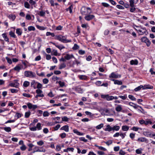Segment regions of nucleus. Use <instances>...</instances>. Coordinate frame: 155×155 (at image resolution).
<instances>
[{"instance_id": "nucleus-27", "label": "nucleus", "mask_w": 155, "mask_h": 155, "mask_svg": "<svg viewBox=\"0 0 155 155\" xmlns=\"http://www.w3.org/2000/svg\"><path fill=\"white\" fill-rule=\"evenodd\" d=\"M38 130H40L41 129V124L40 123H37L36 126L35 127Z\"/></svg>"}, {"instance_id": "nucleus-56", "label": "nucleus", "mask_w": 155, "mask_h": 155, "mask_svg": "<svg viewBox=\"0 0 155 155\" xmlns=\"http://www.w3.org/2000/svg\"><path fill=\"white\" fill-rule=\"evenodd\" d=\"M139 129V128L135 127H133L131 128L132 130L136 131H137Z\"/></svg>"}, {"instance_id": "nucleus-51", "label": "nucleus", "mask_w": 155, "mask_h": 155, "mask_svg": "<svg viewBox=\"0 0 155 155\" xmlns=\"http://www.w3.org/2000/svg\"><path fill=\"white\" fill-rule=\"evenodd\" d=\"M78 53L80 55H83L85 53V51L82 50H79Z\"/></svg>"}, {"instance_id": "nucleus-37", "label": "nucleus", "mask_w": 155, "mask_h": 155, "mask_svg": "<svg viewBox=\"0 0 155 155\" xmlns=\"http://www.w3.org/2000/svg\"><path fill=\"white\" fill-rule=\"evenodd\" d=\"M66 66L65 64L64 63H62L61 64L59 67V69H61L65 68Z\"/></svg>"}, {"instance_id": "nucleus-44", "label": "nucleus", "mask_w": 155, "mask_h": 155, "mask_svg": "<svg viewBox=\"0 0 155 155\" xmlns=\"http://www.w3.org/2000/svg\"><path fill=\"white\" fill-rule=\"evenodd\" d=\"M79 47L77 44H75L74 45V47H73L72 49L74 50H76L78 49L79 48Z\"/></svg>"}, {"instance_id": "nucleus-24", "label": "nucleus", "mask_w": 155, "mask_h": 155, "mask_svg": "<svg viewBox=\"0 0 155 155\" xmlns=\"http://www.w3.org/2000/svg\"><path fill=\"white\" fill-rule=\"evenodd\" d=\"M129 128V127L127 125L123 126L122 127V129L123 131H127Z\"/></svg>"}, {"instance_id": "nucleus-62", "label": "nucleus", "mask_w": 155, "mask_h": 155, "mask_svg": "<svg viewBox=\"0 0 155 155\" xmlns=\"http://www.w3.org/2000/svg\"><path fill=\"white\" fill-rule=\"evenodd\" d=\"M136 10V8L134 7H131L130 9V11L131 12H134Z\"/></svg>"}, {"instance_id": "nucleus-61", "label": "nucleus", "mask_w": 155, "mask_h": 155, "mask_svg": "<svg viewBox=\"0 0 155 155\" xmlns=\"http://www.w3.org/2000/svg\"><path fill=\"white\" fill-rule=\"evenodd\" d=\"M119 97L124 100L126 99L127 98L126 95H124V96H119Z\"/></svg>"}, {"instance_id": "nucleus-12", "label": "nucleus", "mask_w": 155, "mask_h": 155, "mask_svg": "<svg viewBox=\"0 0 155 155\" xmlns=\"http://www.w3.org/2000/svg\"><path fill=\"white\" fill-rule=\"evenodd\" d=\"M137 140L138 141H140L141 142H146L147 143L148 141V140L145 137H141L139 138Z\"/></svg>"}, {"instance_id": "nucleus-25", "label": "nucleus", "mask_w": 155, "mask_h": 155, "mask_svg": "<svg viewBox=\"0 0 155 155\" xmlns=\"http://www.w3.org/2000/svg\"><path fill=\"white\" fill-rule=\"evenodd\" d=\"M2 37L4 38V40L6 41H9V39L5 33H3L2 35Z\"/></svg>"}, {"instance_id": "nucleus-20", "label": "nucleus", "mask_w": 155, "mask_h": 155, "mask_svg": "<svg viewBox=\"0 0 155 155\" xmlns=\"http://www.w3.org/2000/svg\"><path fill=\"white\" fill-rule=\"evenodd\" d=\"M104 130L110 132L112 130V127H111L110 125H108L107 126L106 128L104 129Z\"/></svg>"}, {"instance_id": "nucleus-18", "label": "nucleus", "mask_w": 155, "mask_h": 155, "mask_svg": "<svg viewBox=\"0 0 155 155\" xmlns=\"http://www.w3.org/2000/svg\"><path fill=\"white\" fill-rule=\"evenodd\" d=\"M37 84V82H36L35 81L33 80L31 82V87H33L34 89H35L36 88Z\"/></svg>"}, {"instance_id": "nucleus-30", "label": "nucleus", "mask_w": 155, "mask_h": 155, "mask_svg": "<svg viewBox=\"0 0 155 155\" xmlns=\"http://www.w3.org/2000/svg\"><path fill=\"white\" fill-rule=\"evenodd\" d=\"M16 33L18 35H21L22 34V31L21 29L20 28H17L16 29Z\"/></svg>"}, {"instance_id": "nucleus-34", "label": "nucleus", "mask_w": 155, "mask_h": 155, "mask_svg": "<svg viewBox=\"0 0 155 155\" xmlns=\"http://www.w3.org/2000/svg\"><path fill=\"white\" fill-rule=\"evenodd\" d=\"M57 83H58L60 87H64L65 85V83L64 82H62L61 81H57L56 82Z\"/></svg>"}, {"instance_id": "nucleus-8", "label": "nucleus", "mask_w": 155, "mask_h": 155, "mask_svg": "<svg viewBox=\"0 0 155 155\" xmlns=\"http://www.w3.org/2000/svg\"><path fill=\"white\" fill-rule=\"evenodd\" d=\"M52 44L55 46L56 47L59 49L60 50H61L62 49L65 48V47L62 45H58L56 43L54 42H52Z\"/></svg>"}, {"instance_id": "nucleus-32", "label": "nucleus", "mask_w": 155, "mask_h": 155, "mask_svg": "<svg viewBox=\"0 0 155 155\" xmlns=\"http://www.w3.org/2000/svg\"><path fill=\"white\" fill-rule=\"evenodd\" d=\"M9 34L12 37H13L15 38L16 37V36L15 35L14 32H13L12 31H11L9 32Z\"/></svg>"}, {"instance_id": "nucleus-39", "label": "nucleus", "mask_w": 155, "mask_h": 155, "mask_svg": "<svg viewBox=\"0 0 155 155\" xmlns=\"http://www.w3.org/2000/svg\"><path fill=\"white\" fill-rule=\"evenodd\" d=\"M104 124L102 123L100 124L97 126L96 127V128L97 129H100L102 127H103Z\"/></svg>"}, {"instance_id": "nucleus-54", "label": "nucleus", "mask_w": 155, "mask_h": 155, "mask_svg": "<svg viewBox=\"0 0 155 155\" xmlns=\"http://www.w3.org/2000/svg\"><path fill=\"white\" fill-rule=\"evenodd\" d=\"M45 150L44 149H43L42 148H41L40 149H38L36 150L37 152H45Z\"/></svg>"}, {"instance_id": "nucleus-4", "label": "nucleus", "mask_w": 155, "mask_h": 155, "mask_svg": "<svg viewBox=\"0 0 155 155\" xmlns=\"http://www.w3.org/2000/svg\"><path fill=\"white\" fill-rule=\"evenodd\" d=\"M141 41L142 42L145 43L148 47L150 45L151 42L146 37H144L141 38Z\"/></svg>"}, {"instance_id": "nucleus-5", "label": "nucleus", "mask_w": 155, "mask_h": 155, "mask_svg": "<svg viewBox=\"0 0 155 155\" xmlns=\"http://www.w3.org/2000/svg\"><path fill=\"white\" fill-rule=\"evenodd\" d=\"M101 97L102 98L106 99L107 101H110L113 99L114 96H109L108 94L101 95Z\"/></svg>"}, {"instance_id": "nucleus-9", "label": "nucleus", "mask_w": 155, "mask_h": 155, "mask_svg": "<svg viewBox=\"0 0 155 155\" xmlns=\"http://www.w3.org/2000/svg\"><path fill=\"white\" fill-rule=\"evenodd\" d=\"M64 58L67 60H69L72 58H74V57L72 54L70 55L69 54H67L64 56Z\"/></svg>"}, {"instance_id": "nucleus-55", "label": "nucleus", "mask_w": 155, "mask_h": 155, "mask_svg": "<svg viewBox=\"0 0 155 155\" xmlns=\"http://www.w3.org/2000/svg\"><path fill=\"white\" fill-rule=\"evenodd\" d=\"M42 87V85L40 83H38L36 86V88H38V89L41 88Z\"/></svg>"}, {"instance_id": "nucleus-35", "label": "nucleus", "mask_w": 155, "mask_h": 155, "mask_svg": "<svg viewBox=\"0 0 155 155\" xmlns=\"http://www.w3.org/2000/svg\"><path fill=\"white\" fill-rule=\"evenodd\" d=\"M128 97L132 101H136V99L132 95H128Z\"/></svg>"}, {"instance_id": "nucleus-64", "label": "nucleus", "mask_w": 155, "mask_h": 155, "mask_svg": "<svg viewBox=\"0 0 155 155\" xmlns=\"http://www.w3.org/2000/svg\"><path fill=\"white\" fill-rule=\"evenodd\" d=\"M119 153L120 155H125V153L122 150H120Z\"/></svg>"}, {"instance_id": "nucleus-6", "label": "nucleus", "mask_w": 155, "mask_h": 155, "mask_svg": "<svg viewBox=\"0 0 155 155\" xmlns=\"http://www.w3.org/2000/svg\"><path fill=\"white\" fill-rule=\"evenodd\" d=\"M121 77V75L118 74H116L114 72H112L109 76L110 78H120Z\"/></svg>"}, {"instance_id": "nucleus-3", "label": "nucleus", "mask_w": 155, "mask_h": 155, "mask_svg": "<svg viewBox=\"0 0 155 155\" xmlns=\"http://www.w3.org/2000/svg\"><path fill=\"white\" fill-rule=\"evenodd\" d=\"M135 29L136 30L138 31L140 33L139 34L140 35H143L145 34V35H147L148 33L147 31L145 28H141V29H139L138 30L136 29Z\"/></svg>"}, {"instance_id": "nucleus-49", "label": "nucleus", "mask_w": 155, "mask_h": 155, "mask_svg": "<svg viewBox=\"0 0 155 155\" xmlns=\"http://www.w3.org/2000/svg\"><path fill=\"white\" fill-rule=\"evenodd\" d=\"M29 85V82L28 81H25L24 82L23 84V86L25 87H27Z\"/></svg>"}, {"instance_id": "nucleus-59", "label": "nucleus", "mask_w": 155, "mask_h": 155, "mask_svg": "<svg viewBox=\"0 0 155 155\" xmlns=\"http://www.w3.org/2000/svg\"><path fill=\"white\" fill-rule=\"evenodd\" d=\"M20 148V149L22 151L25 150L26 149V146L24 144H23Z\"/></svg>"}, {"instance_id": "nucleus-21", "label": "nucleus", "mask_w": 155, "mask_h": 155, "mask_svg": "<svg viewBox=\"0 0 155 155\" xmlns=\"http://www.w3.org/2000/svg\"><path fill=\"white\" fill-rule=\"evenodd\" d=\"M122 110L121 106L120 105H117V106L115 108L116 110L118 112H120Z\"/></svg>"}, {"instance_id": "nucleus-17", "label": "nucleus", "mask_w": 155, "mask_h": 155, "mask_svg": "<svg viewBox=\"0 0 155 155\" xmlns=\"http://www.w3.org/2000/svg\"><path fill=\"white\" fill-rule=\"evenodd\" d=\"M130 6L131 7H132L134 6V4H136L137 2V0L136 1H134L132 0H130L129 1Z\"/></svg>"}, {"instance_id": "nucleus-1", "label": "nucleus", "mask_w": 155, "mask_h": 155, "mask_svg": "<svg viewBox=\"0 0 155 155\" xmlns=\"http://www.w3.org/2000/svg\"><path fill=\"white\" fill-rule=\"evenodd\" d=\"M55 39L65 43L70 42L72 41L71 40L67 39L65 36L61 35H56L55 37Z\"/></svg>"}, {"instance_id": "nucleus-53", "label": "nucleus", "mask_w": 155, "mask_h": 155, "mask_svg": "<svg viewBox=\"0 0 155 155\" xmlns=\"http://www.w3.org/2000/svg\"><path fill=\"white\" fill-rule=\"evenodd\" d=\"M138 110L141 113L143 114H145V113H146V112H145L144 110L143 109L142 107L141 108H140V109H138Z\"/></svg>"}, {"instance_id": "nucleus-15", "label": "nucleus", "mask_w": 155, "mask_h": 155, "mask_svg": "<svg viewBox=\"0 0 155 155\" xmlns=\"http://www.w3.org/2000/svg\"><path fill=\"white\" fill-rule=\"evenodd\" d=\"M143 134L145 136L151 137V134L150 132L147 131H145L143 132Z\"/></svg>"}, {"instance_id": "nucleus-45", "label": "nucleus", "mask_w": 155, "mask_h": 155, "mask_svg": "<svg viewBox=\"0 0 155 155\" xmlns=\"http://www.w3.org/2000/svg\"><path fill=\"white\" fill-rule=\"evenodd\" d=\"M66 135L65 133H63L60 134L59 135L61 138L63 139L66 137Z\"/></svg>"}, {"instance_id": "nucleus-7", "label": "nucleus", "mask_w": 155, "mask_h": 155, "mask_svg": "<svg viewBox=\"0 0 155 155\" xmlns=\"http://www.w3.org/2000/svg\"><path fill=\"white\" fill-rule=\"evenodd\" d=\"M95 17V16L93 15H90L88 14L86 15L84 17L85 19L87 21H90L92 19H94Z\"/></svg>"}, {"instance_id": "nucleus-13", "label": "nucleus", "mask_w": 155, "mask_h": 155, "mask_svg": "<svg viewBox=\"0 0 155 155\" xmlns=\"http://www.w3.org/2000/svg\"><path fill=\"white\" fill-rule=\"evenodd\" d=\"M73 132L75 134H76L78 135L79 136H83L84 135V134L83 133H81L79 132L77 130V129H73Z\"/></svg>"}, {"instance_id": "nucleus-28", "label": "nucleus", "mask_w": 155, "mask_h": 155, "mask_svg": "<svg viewBox=\"0 0 155 155\" xmlns=\"http://www.w3.org/2000/svg\"><path fill=\"white\" fill-rule=\"evenodd\" d=\"M142 88V89L143 90V87L142 85H140L139 86L136 87L134 90L135 91H137L140 90Z\"/></svg>"}, {"instance_id": "nucleus-14", "label": "nucleus", "mask_w": 155, "mask_h": 155, "mask_svg": "<svg viewBox=\"0 0 155 155\" xmlns=\"http://www.w3.org/2000/svg\"><path fill=\"white\" fill-rule=\"evenodd\" d=\"M19 84L17 82H12L10 83L9 85L10 86L12 87H18V86Z\"/></svg>"}, {"instance_id": "nucleus-26", "label": "nucleus", "mask_w": 155, "mask_h": 155, "mask_svg": "<svg viewBox=\"0 0 155 155\" xmlns=\"http://www.w3.org/2000/svg\"><path fill=\"white\" fill-rule=\"evenodd\" d=\"M45 12L42 10L40 11L38 13V15L41 17H44L45 15Z\"/></svg>"}, {"instance_id": "nucleus-43", "label": "nucleus", "mask_w": 155, "mask_h": 155, "mask_svg": "<svg viewBox=\"0 0 155 155\" xmlns=\"http://www.w3.org/2000/svg\"><path fill=\"white\" fill-rule=\"evenodd\" d=\"M46 35V36H47L51 35L52 37H53L54 36V33H51L50 32H47Z\"/></svg>"}, {"instance_id": "nucleus-31", "label": "nucleus", "mask_w": 155, "mask_h": 155, "mask_svg": "<svg viewBox=\"0 0 155 155\" xmlns=\"http://www.w3.org/2000/svg\"><path fill=\"white\" fill-rule=\"evenodd\" d=\"M14 69L15 71L19 72L20 70L21 69V68L19 66L17 65L14 68Z\"/></svg>"}, {"instance_id": "nucleus-19", "label": "nucleus", "mask_w": 155, "mask_h": 155, "mask_svg": "<svg viewBox=\"0 0 155 155\" xmlns=\"http://www.w3.org/2000/svg\"><path fill=\"white\" fill-rule=\"evenodd\" d=\"M130 62L131 65H137L138 64V61L137 59L131 60L130 61Z\"/></svg>"}, {"instance_id": "nucleus-2", "label": "nucleus", "mask_w": 155, "mask_h": 155, "mask_svg": "<svg viewBox=\"0 0 155 155\" xmlns=\"http://www.w3.org/2000/svg\"><path fill=\"white\" fill-rule=\"evenodd\" d=\"M91 12V9L89 7L86 8L85 6H83L81 9V13L83 15H86L90 14Z\"/></svg>"}, {"instance_id": "nucleus-60", "label": "nucleus", "mask_w": 155, "mask_h": 155, "mask_svg": "<svg viewBox=\"0 0 155 155\" xmlns=\"http://www.w3.org/2000/svg\"><path fill=\"white\" fill-rule=\"evenodd\" d=\"M49 81L47 78H44L43 80V82L44 84H47L48 82Z\"/></svg>"}, {"instance_id": "nucleus-22", "label": "nucleus", "mask_w": 155, "mask_h": 155, "mask_svg": "<svg viewBox=\"0 0 155 155\" xmlns=\"http://www.w3.org/2000/svg\"><path fill=\"white\" fill-rule=\"evenodd\" d=\"M8 17L9 19L12 20L13 21L15 20L16 18L15 15L13 14H10L9 15Z\"/></svg>"}, {"instance_id": "nucleus-29", "label": "nucleus", "mask_w": 155, "mask_h": 155, "mask_svg": "<svg viewBox=\"0 0 155 155\" xmlns=\"http://www.w3.org/2000/svg\"><path fill=\"white\" fill-rule=\"evenodd\" d=\"M37 106L35 105H33L31 104L30 103V109H32L34 110L36 108Z\"/></svg>"}, {"instance_id": "nucleus-41", "label": "nucleus", "mask_w": 155, "mask_h": 155, "mask_svg": "<svg viewBox=\"0 0 155 155\" xmlns=\"http://www.w3.org/2000/svg\"><path fill=\"white\" fill-rule=\"evenodd\" d=\"M104 143H105L107 145L109 146L112 144L113 142L111 140H109L107 142H104Z\"/></svg>"}, {"instance_id": "nucleus-10", "label": "nucleus", "mask_w": 155, "mask_h": 155, "mask_svg": "<svg viewBox=\"0 0 155 155\" xmlns=\"http://www.w3.org/2000/svg\"><path fill=\"white\" fill-rule=\"evenodd\" d=\"M60 130H64L66 132H68L69 131V127L67 125H66L62 127L60 129Z\"/></svg>"}, {"instance_id": "nucleus-36", "label": "nucleus", "mask_w": 155, "mask_h": 155, "mask_svg": "<svg viewBox=\"0 0 155 155\" xmlns=\"http://www.w3.org/2000/svg\"><path fill=\"white\" fill-rule=\"evenodd\" d=\"M4 130L7 132H10L11 130V128L10 127H6L4 128Z\"/></svg>"}, {"instance_id": "nucleus-40", "label": "nucleus", "mask_w": 155, "mask_h": 155, "mask_svg": "<svg viewBox=\"0 0 155 155\" xmlns=\"http://www.w3.org/2000/svg\"><path fill=\"white\" fill-rule=\"evenodd\" d=\"M36 93L38 94H43L42 91L40 89H38L36 90Z\"/></svg>"}, {"instance_id": "nucleus-16", "label": "nucleus", "mask_w": 155, "mask_h": 155, "mask_svg": "<svg viewBox=\"0 0 155 155\" xmlns=\"http://www.w3.org/2000/svg\"><path fill=\"white\" fill-rule=\"evenodd\" d=\"M143 87V90L145 89H152L153 88V86L150 85V84H147L144 85Z\"/></svg>"}, {"instance_id": "nucleus-63", "label": "nucleus", "mask_w": 155, "mask_h": 155, "mask_svg": "<svg viewBox=\"0 0 155 155\" xmlns=\"http://www.w3.org/2000/svg\"><path fill=\"white\" fill-rule=\"evenodd\" d=\"M41 59V57L40 55L37 56L35 58V61H39Z\"/></svg>"}, {"instance_id": "nucleus-57", "label": "nucleus", "mask_w": 155, "mask_h": 155, "mask_svg": "<svg viewBox=\"0 0 155 155\" xmlns=\"http://www.w3.org/2000/svg\"><path fill=\"white\" fill-rule=\"evenodd\" d=\"M21 61L23 64L24 65L25 68H27V64L28 63V62L26 61H23V60H22Z\"/></svg>"}, {"instance_id": "nucleus-46", "label": "nucleus", "mask_w": 155, "mask_h": 155, "mask_svg": "<svg viewBox=\"0 0 155 155\" xmlns=\"http://www.w3.org/2000/svg\"><path fill=\"white\" fill-rule=\"evenodd\" d=\"M96 147H98V149L101 150H103L104 151H106L107 150V149L105 148L99 146L97 145H96Z\"/></svg>"}, {"instance_id": "nucleus-52", "label": "nucleus", "mask_w": 155, "mask_h": 155, "mask_svg": "<svg viewBox=\"0 0 155 155\" xmlns=\"http://www.w3.org/2000/svg\"><path fill=\"white\" fill-rule=\"evenodd\" d=\"M73 8V6H72V5H71L67 9H68L69 10V12L70 13H72V8Z\"/></svg>"}, {"instance_id": "nucleus-58", "label": "nucleus", "mask_w": 155, "mask_h": 155, "mask_svg": "<svg viewBox=\"0 0 155 155\" xmlns=\"http://www.w3.org/2000/svg\"><path fill=\"white\" fill-rule=\"evenodd\" d=\"M135 133L134 134V133H131L130 134V137L132 139H133L135 137Z\"/></svg>"}, {"instance_id": "nucleus-11", "label": "nucleus", "mask_w": 155, "mask_h": 155, "mask_svg": "<svg viewBox=\"0 0 155 155\" xmlns=\"http://www.w3.org/2000/svg\"><path fill=\"white\" fill-rule=\"evenodd\" d=\"M111 81H114V83L115 84H117L118 85H121L123 83L121 81L118 80H115V79H111Z\"/></svg>"}, {"instance_id": "nucleus-42", "label": "nucleus", "mask_w": 155, "mask_h": 155, "mask_svg": "<svg viewBox=\"0 0 155 155\" xmlns=\"http://www.w3.org/2000/svg\"><path fill=\"white\" fill-rule=\"evenodd\" d=\"M5 59L7 60V62L10 64H11L12 63V60L9 58L8 57H5Z\"/></svg>"}, {"instance_id": "nucleus-47", "label": "nucleus", "mask_w": 155, "mask_h": 155, "mask_svg": "<svg viewBox=\"0 0 155 155\" xmlns=\"http://www.w3.org/2000/svg\"><path fill=\"white\" fill-rule=\"evenodd\" d=\"M60 127V125L59 124L57 125L56 126L53 127V128L54 129V130H57L59 129V128Z\"/></svg>"}, {"instance_id": "nucleus-33", "label": "nucleus", "mask_w": 155, "mask_h": 155, "mask_svg": "<svg viewBox=\"0 0 155 155\" xmlns=\"http://www.w3.org/2000/svg\"><path fill=\"white\" fill-rule=\"evenodd\" d=\"M143 150V149L140 148L138 149H137L136 150V153L137 154H140L142 153V151Z\"/></svg>"}, {"instance_id": "nucleus-48", "label": "nucleus", "mask_w": 155, "mask_h": 155, "mask_svg": "<svg viewBox=\"0 0 155 155\" xmlns=\"http://www.w3.org/2000/svg\"><path fill=\"white\" fill-rule=\"evenodd\" d=\"M80 140L86 142L87 141V140L85 139L84 137H82L79 138Z\"/></svg>"}, {"instance_id": "nucleus-23", "label": "nucleus", "mask_w": 155, "mask_h": 155, "mask_svg": "<svg viewBox=\"0 0 155 155\" xmlns=\"http://www.w3.org/2000/svg\"><path fill=\"white\" fill-rule=\"evenodd\" d=\"M112 128L113 131H114L115 130L117 131L119 130L120 127L118 126L115 125L112 127Z\"/></svg>"}, {"instance_id": "nucleus-38", "label": "nucleus", "mask_w": 155, "mask_h": 155, "mask_svg": "<svg viewBox=\"0 0 155 155\" xmlns=\"http://www.w3.org/2000/svg\"><path fill=\"white\" fill-rule=\"evenodd\" d=\"M69 118L66 116H64L62 117V120L63 121L67 122L68 121Z\"/></svg>"}, {"instance_id": "nucleus-50", "label": "nucleus", "mask_w": 155, "mask_h": 155, "mask_svg": "<svg viewBox=\"0 0 155 155\" xmlns=\"http://www.w3.org/2000/svg\"><path fill=\"white\" fill-rule=\"evenodd\" d=\"M37 144L39 146H42L44 144V142L42 140H40L37 142Z\"/></svg>"}]
</instances>
